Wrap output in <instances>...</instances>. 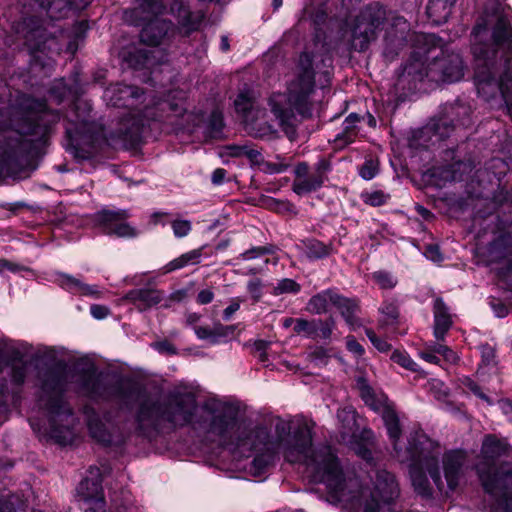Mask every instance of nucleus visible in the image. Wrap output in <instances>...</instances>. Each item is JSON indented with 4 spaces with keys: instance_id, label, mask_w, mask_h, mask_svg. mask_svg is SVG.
Wrapping results in <instances>:
<instances>
[{
    "instance_id": "f03ea898",
    "label": "nucleus",
    "mask_w": 512,
    "mask_h": 512,
    "mask_svg": "<svg viewBox=\"0 0 512 512\" xmlns=\"http://www.w3.org/2000/svg\"><path fill=\"white\" fill-rule=\"evenodd\" d=\"M82 391L93 400L111 401L123 408L139 402L137 429L145 437H153L166 425L189 424L197 410L196 397L190 392L170 394L163 402L147 395L145 389L130 378L110 380L95 372H87L80 383Z\"/></svg>"
},
{
    "instance_id": "e433bc0d",
    "label": "nucleus",
    "mask_w": 512,
    "mask_h": 512,
    "mask_svg": "<svg viewBox=\"0 0 512 512\" xmlns=\"http://www.w3.org/2000/svg\"><path fill=\"white\" fill-rule=\"evenodd\" d=\"M511 239L509 236H502L493 241L489 246V254L492 259L498 260L506 258L512 253V248L508 247Z\"/></svg>"
},
{
    "instance_id": "8fccbe9b",
    "label": "nucleus",
    "mask_w": 512,
    "mask_h": 512,
    "mask_svg": "<svg viewBox=\"0 0 512 512\" xmlns=\"http://www.w3.org/2000/svg\"><path fill=\"white\" fill-rule=\"evenodd\" d=\"M316 338L329 339L335 328V320L330 317L326 320L320 319V323L316 324Z\"/></svg>"
},
{
    "instance_id": "5fc2aeb1",
    "label": "nucleus",
    "mask_w": 512,
    "mask_h": 512,
    "mask_svg": "<svg viewBox=\"0 0 512 512\" xmlns=\"http://www.w3.org/2000/svg\"><path fill=\"white\" fill-rule=\"evenodd\" d=\"M262 166H263V171L265 173L278 174V173L285 172L288 169L289 164L284 163V162L264 161L262 163Z\"/></svg>"
},
{
    "instance_id": "c03bdc74",
    "label": "nucleus",
    "mask_w": 512,
    "mask_h": 512,
    "mask_svg": "<svg viewBox=\"0 0 512 512\" xmlns=\"http://www.w3.org/2000/svg\"><path fill=\"white\" fill-rule=\"evenodd\" d=\"M276 247L274 245H265L259 247H252L239 255V258L245 261H249L267 254H274Z\"/></svg>"
},
{
    "instance_id": "3c124183",
    "label": "nucleus",
    "mask_w": 512,
    "mask_h": 512,
    "mask_svg": "<svg viewBox=\"0 0 512 512\" xmlns=\"http://www.w3.org/2000/svg\"><path fill=\"white\" fill-rule=\"evenodd\" d=\"M460 380V383L468 388L474 395H476L477 397H479L480 399L484 400L485 402H487L489 405H492L493 402L492 400L485 394L481 391L479 385L473 380L471 379L470 377L468 376H463L462 378L459 379Z\"/></svg>"
},
{
    "instance_id": "09e8293b",
    "label": "nucleus",
    "mask_w": 512,
    "mask_h": 512,
    "mask_svg": "<svg viewBox=\"0 0 512 512\" xmlns=\"http://www.w3.org/2000/svg\"><path fill=\"white\" fill-rule=\"evenodd\" d=\"M69 91L70 89L64 79H57L50 87L49 94L51 97L55 98L57 103H60L68 95Z\"/></svg>"
},
{
    "instance_id": "603ef678",
    "label": "nucleus",
    "mask_w": 512,
    "mask_h": 512,
    "mask_svg": "<svg viewBox=\"0 0 512 512\" xmlns=\"http://www.w3.org/2000/svg\"><path fill=\"white\" fill-rule=\"evenodd\" d=\"M173 234L177 238L187 236L192 230V224L189 220H174L171 222Z\"/></svg>"
},
{
    "instance_id": "c85d7f7f",
    "label": "nucleus",
    "mask_w": 512,
    "mask_h": 512,
    "mask_svg": "<svg viewBox=\"0 0 512 512\" xmlns=\"http://www.w3.org/2000/svg\"><path fill=\"white\" fill-rule=\"evenodd\" d=\"M304 253L310 260H319L330 256L333 253V245L325 244L317 239L302 241Z\"/></svg>"
},
{
    "instance_id": "a878e982",
    "label": "nucleus",
    "mask_w": 512,
    "mask_h": 512,
    "mask_svg": "<svg viewBox=\"0 0 512 512\" xmlns=\"http://www.w3.org/2000/svg\"><path fill=\"white\" fill-rule=\"evenodd\" d=\"M394 25L400 27L401 35L396 40L392 39L390 35L385 39L386 46L384 49V56L389 60H393L398 54V49H401L404 46V42L406 41L404 33L408 29L406 20L400 16L394 18Z\"/></svg>"
},
{
    "instance_id": "9b49d317",
    "label": "nucleus",
    "mask_w": 512,
    "mask_h": 512,
    "mask_svg": "<svg viewBox=\"0 0 512 512\" xmlns=\"http://www.w3.org/2000/svg\"><path fill=\"white\" fill-rule=\"evenodd\" d=\"M486 493L505 512H512V461L479 463L476 467Z\"/></svg>"
},
{
    "instance_id": "6e6552de",
    "label": "nucleus",
    "mask_w": 512,
    "mask_h": 512,
    "mask_svg": "<svg viewBox=\"0 0 512 512\" xmlns=\"http://www.w3.org/2000/svg\"><path fill=\"white\" fill-rule=\"evenodd\" d=\"M299 67L297 78L288 86V94L274 93L268 100L271 112L286 133L293 130L294 111L305 118L312 115L311 95L315 91V80L309 53L300 55Z\"/></svg>"
},
{
    "instance_id": "c9c22d12",
    "label": "nucleus",
    "mask_w": 512,
    "mask_h": 512,
    "mask_svg": "<svg viewBox=\"0 0 512 512\" xmlns=\"http://www.w3.org/2000/svg\"><path fill=\"white\" fill-rule=\"evenodd\" d=\"M18 33H21L27 42L36 39L41 34L40 20L37 17L24 18Z\"/></svg>"
},
{
    "instance_id": "aec40b11",
    "label": "nucleus",
    "mask_w": 512,
    "mask_h": 512,
    "mask_svg": "<svg viewBox=\"0 0 512 512\" xmlns=\"http://www.w3.org/2000/svg\"><path fill=\"white\" fill-rule=\"evenodd\" d=\"M56 281L59 286L69 292L78 293L83 296H91L94 298L100 297V291L96 285L83 283L80 279H77L72 275L66 273H58V278Z\"/></svg>"
},
{
    "instance_id": "a19ab883",
    "label": "nucleus",
    "mask_w": 512,
    "mask_h": 512,
    "mask_svg": "<svg viewBox=\"0 0 512 512\" xmlns=\"http://www.w3.org/2000/svg\"><path fill=\"white\" fill-rule=\"evenodd\" d=\"M320 323V319L308 321L303 318L295 319L294 331L297 334H303L307 338L316 339V324Z\"/></svg>"
},
{
    "instance_id": "58836bf2",
    "label": "nucleus",
    "mask_w": 512,
    "mask_h": 512,
    "mask_svg": "<svg viewBox=\"0 0 512 512\" xmlns=\"http://www.w3.org/2000/svg\"><path fill=\"white\" fill-rule=\"evenodd\" d=\"M224 149H225L226 154L231 157L246 156L251 161H255L258 159V157L261 156V153L257 149L252 148L248 144H244V145L231 144V145L225 146Z\"/></svg>"
},
{
    "instance_id": "052dcab7",
    "label": "nucleus",
    "mask_w": 512,
    "mask_h": 512,
    "mask_svg": "<svg viewBox=\"0 0 512 512\" xmlns=\"http://www.w3.org/2000/svg\"><path fill=\"white\" fill-rule=\"evenodd\" d=\"M424 255L427 259L433 262H440L443 259L439 246L435 244L428 245L425 248Z\"/></svg>"
},
{
    "instance_id": "de8ad7c7",
    "label": "nucleus",
    "mask_w": 512,
    "mask_h": 512,
    "mask_svg": "<svg viewBox=\"0 0 512 512\" xmlns=\"http://www.w3.org/2000/svg\"><path fill=\"white\" fill-rule=\"evenodd\" d=\"M390 196L385 194L383 191L377 190L372 192H366L362 194L363 201L373 207L381 206L385 204Z\"/></svg>"
},
{
    "instance_id": "4be33fe9",
    "label": "nucleus",
    "mask_w": 512,
    "mask_h": 512,
    "mask_svg": "<svg viewBox=\"0 0 512 512\" xmlns=\"http://www.w3.org/2000/svg\"><path fill=\"white\" fill-rule=\"evenodd\" d=\"M456 0H430L426 13L432 23L440 25L445 23L451 15Z\"/></svg>"
},
{
    "instance_id": "20e7f679",
    "label": "nucleus",
    "mask_w": 512,
    "mask_h": 512,
    "mask_svg": "<svg viewBox=\"0 0 512 512\" xmlns=\"http://www.w3.org/2000/svg\"><path fill=\"white\" fill-rule=\"evenodd\" d=\"M60 120L57 111L49 109L45 99L22 94L8 107L7 115L0 114V131H7L2 141L0 182L8 178L21 179L24 171L18 159L37 155L48 144Z\"/></svg>"
},
{
    "instance_id": "79ce46f5",
    "label": "nucleus",
    "mask_w": 512,
    "mask_h": 512,
    "mask_svg": "<svg viewBox=\"0 0 512 512\" xmlns=\"http://www.w3.org/2000/svg\"><path fill=\"white\" fill-rule=\"evenodd\" d=\"M301 290L300 284L290 278H284L278 281L277 285L273 288V295L279 296L281 294H296Z\"/></svg>"
},
{
    "instance_id": "f8f14e48",
    "label": "nucleus",
    "mask_w": 512,
    "mask_h": 512,
    "mask_svg": "<svg viewBox=\"0 0 512 512\" xmlns=\"http://www.w3.org/2000/svg\"><path fill=\"white\" fill-rule=\"evenodd\" d=\"M164 10L162 0H142L137 7L125 11V17L135 25L146 23L140 33L141 41L150 46H157L173 27L171 21L156 18Z\"/></svg>"
},
{
    "instance_id": "72a5a7b5",
    "label": "nucleus",
    "mask_w": 512,
    "mask_h": 512,
    "mask_svg": "<svg viewBox=\"0 0 512 512\" xmlns=\"http://www.w3.org/2000/svg\"><path fill=\"white\" fill-rule=\"evenodd\" d=\"M235 109L242 114L244 121L251 118L254 110V97L251 91H241L234 101Z\"/></svg>"
},
{
    "instance_id": "393cba45",
    "label": "nucleus",
    "mask_w": 512,
    "mask_h": 512,
    "mask_svg": "<svg viewBox=\"0 0 512 512\" xmlns=\"http://www.w3.org/2000/svg\"><path fill=\"white\" fill-rule=\"evenodd\" d=\"M77 495L85 503L95 504L96 499L103 498L101 482L97 479H83L77 487Z\"/></svg>"
},
{
    "instance_id": "49530a36",
    "label": "nucleus",
    "mask_w": 512,
    "mask_h": 512,
    "mask_svg": "<svg viewBox=\"0 0 512 512\" xmlns=\"http://www.w3.org/2000/svg\"><path fill=\"white\" fill-rule=\"evenodd\" d=\"M208 127L212 137L216 138L220 136L224 127L223 115L220 111L214 110L211 113L208 121Z\"/></svg>"
},
{
    "instance_id": "0e129e2a",
    "label": "nucleus",
    "mask_w": 512,
    "mask_h": 512,
    "mask_svg": "<svg viewBox=\"0 0 512 512\" xmlns=\"http://www.w3.org/2000/svg\"><path fill=\"white\" fill-rule=\"evenodd\" d=\"M194 332L199 339H211L213 343H216L217 340L214 337V330L208 327L195 326Z\"/></svg>"
},
{
    "instance_id": "2f4dec72",
    "label": "nucleus",
    "mask_w": 512,
    "mask_h": 512,
    "mask_svg": "<svg viewBox=\"0 0 512 512\" xmlns=\"http://www.w3.org/2000/svg\"><path fill=\"white\" fill-rule=\"evenodd\" d=\"M40 7L47 11L50 18L60 19L65 17L71 8L70 0H41Z\"/></svg>"
},
{
    "instance_id": "37998d69",
    "label": "nucleus",
    "mask_w": 512,
    "mask_h": 512,
    "mask_svg": "<svg viewBox=\"0 0 512 512\" xmlns=\"http://www.w3.org/2000/svg\"><path fill=\"white\" fill-rule=\"evenodd\" d=\"M372 278L381 289H392L398 283L397 278L392 273L383 270L374 272Z\"/></svg>"
},
{
    "instance_id": "f257e3e1",
    "label": "nucleus",
    "mask_w": 512,
    "mask_h": 512,
    "mask_svg": "<svg viewBox=\"0 0 512 512\" xmlns=\"http://www.w3.org/2000/svg\"><path fill=\"white\" fill-rule=\"evenodd\" d=\"M202 409L207 415V433L224 446H232L239 454H254L251 472L263 474L282 452L286 461L306 465L312 479L324 483L329 501L342 503L353 512H397L395 500L400 495L395 476L387 470H377L371 477L373 489L362 487L355 473L344 468L331 447H312V427L303 422L292 429L289 422L278 420L275 439L264 426L246 424L239 419V407L218 398H209Z\"/></svg>"
},
{
    "instance_id": "13d9d810",
    "label": "nucleus",
    "mask_w": 512,
    "mask_h": 512,
    "mask_svg": "<svg viewBox=\"0 0 512 512\" xmlns=\"http://www.w3.org/2000/svg\"><path fill=\"white\" fill-rule=\"evenodd\" d=\"M247 290L251 294L254 301H259L262 296V282L260 279H253L248 282Z\"/></svg>"
},
{
    "instance_id": "4c0bfd02",
    "label": "nucleus",
    "mask_w": 512,
    "mask_h": 512,
    "mask_svg": "<svg viewBox=\"0 0 512 512\" xmlns=\"http://www.w3.org/2000/svg\"><path fill=\"white\" fill-rule=\"evenodd\" d=\"M10 367V380L13 385L18 387L22 386L28 376L30 364L29 362L22 361L9 364Z\"/></svg>"
},
{
    "instance_id": "423d86ee",
    "label": "nucleus",
    "mask_w": 512,
    "mask_h": 512,
    "mask_svg": "<svg viewBox=\"0 0 512 512\" xmlns=\"http://www.w3.org/2000/svg\"><path fill=\"white\" fill-rule=\"evenodd\" d=\"M142 95L143 92L138 87L119 83L110 85L104 90L103 98L108 105L129 109V112L121 119L120 127L117 130V136L125 141H137L148 120L178 125L177 119L187 111L186 93L182 90L169 91L166 99L157 102L155 107H146L140 113V111L134 110V106Z\"/></svg>"
},
{
    "instance_id": "f704fd0d",
    "label": "nucleus",
    "mask_w": 512,
    "mask_h": 512,
    "mask_svg": "<svg viewBox=\"0 0 512 512\" xmlns=\"http://www.w3.org/2000/svg\"><path fill=\"white\" fill-rule=\"evenodd\" d=\"M361 120L360 115L357 113H350L343 122V131L337 135L336 140L343 141L344 144H348L354 141L356 136L357 123Z\"/></svg>"
},
{
    "instance_id": "2eb2a0df",
    "label": "nucleus",
    "mask_w": 512,
    "mask_h": 512,
    "mask_svg": "<svg viewBox=\"0 0 512 512\" xmlns=\"http://www.w3.org/2000/svg\"><path fill=\"white\" fill-rule=\"evenodd\" d=\"M423 440H418L415 446L410 444L405 458L402 461H410V478L414 491L425 499L433 497V490L426 476L427 470L423 458L427 455V447L422 444Z\"/></svg>"
},
{
    "instance_id": "7c9ffc66",
    "label": "nucleus",
    "mask_w": 512,
    "mask_h": 512,
    "mask_svg": "<svg viewBox=\"0 0 512 512\" xmlns=\"http://www.w3.org/2000/svg\"><path fill=\"white\" fill-rule=\"evenodd\" d=\"M202 250L203 248L194 249L175 258L163 267V273H170L187 265L198 264L202 256Z\"/></svg>"
},
{
    "instance_id": "7ed1b4c3",
    "label": "nucleus",
    "mask_w": 512,
    "mask_h": 512,
    "mask_svg": "<svg viewBox=\"0 0 512 512\" xmlns=\"http://www.w3.org/2000/svg\"><path fill=\"white\" fill-rule=\"evenodd\" d=\"M470 46L479 96L486 101L500 96L512 117V27L503 11H484L473 27Z\"/></svg>"
},
{
    "instance_id": "cd10ccee",
    "label": "nucleus",
    "mask_w": 512,
    "mask_h": 512,
    "mask_svg": "<svg viewBox=\"0 0 512 512\" xmlns=\"http://www.w3.org/2000/svg\"><path fill=\"white\" fill-rule=\"evenodd\" d=\"M382 419L387 429L388 435L393 442L394 449L397 451V442L401 436L399 417L392 407L384 406L382 409Z\"/></svg>"
},
{
    "instance_id": "4468645a",
    "label": "nucleus",
    "mask_w": 512,
    "mask_h": 512,
    "mask_svg": "<svg viewBox=\"0 0 512 512\" xmlns=\"http://www.w3.org/2000/svg\"><path fill=\"white\" fill-rule=\"evenodd\" d=\"M471 107L463 102L456 101L444 107L443 114L431 125L426 128L427 132H432L438 140H443L450 136L451 132L457 126H468L471 124Z\"/></svg>"
},
{
    "instance_id": "338daca9",
    "label": "nucleus",
    "mask_w": 512,
    "mask_h": 512,
    "mask_svg": "<svg viewBox=\"0 0 512 512\" xmlns=\"http://www.w3.org/2000/svg\"><path fill=\"white\" fill-rule=\"evenodd\" d=\"M380 311L391 320H396L399 314L396 305L393 303H384L380 308Z\"/></svg>"
},
{
    "instance_id": "5701e85b",
    "label": "nucleus",
    "mask_w": 512,
    "mask_h": 512,
    "mask_svg": "<svg viewBox=\"0 0 512 512\" xmlns=\"http://www.w3.org/2000/svg\"><path fill=\"white\" fill-rule=\"evenodd\" d=\"M245 128L247 132L254 138L262 140H273L278 137V132L273 125L269 124L266 120L250 118L245 120Z\"/></svg>"
},
{
    "instance_id": "e2e57ef3",
    "label": "nucleus",
    "mask_w": 512,
    "mask_h": 512,
    "mask_svg": "<svg viewBox=\"0 0 512 512\" xmlns=\"http://www.w3.org/2000/svg\"><path fill=\"white\" fill-rule=\"evenodd\" d=\"M213 330H214V337L217 340V338H219V337H227V336L233 334L235 331V326H233V325L224 326L220 323H217L214 325Z\"/></svg>"
},
{
    "instance_id": "69168bd1",
    "label": "nucleus",
    "mask_w": 512,
    "mask_h": 512,
    "mask_svg": "<svg viewBox=\"0 0 512 512\" xmlns=\"http://www.w3.org/2000/svg\"><path fill=\"white\" fill-rule=\"evenodd\" d=\"M109 308L104 305L93 304L90 307L91 315L98 320L104 319L109 315Z\"/></svg>"
},
{
    "instance_id": "9d476101",
    "label": "nucleus",
    "mask_w": 512,
    "mask_h": 512,
    "mask_svg": "<svg viewBox=\"0 0 512 512\" xmlns=\"http://www.w3.org/2000/svg\"><path fill=\"white\" fill-rule=\"evenodd\" d=\"M427 447V455L423 458L426 470L430 475L438 492L442 496H449L454 492L465 479L466 473L470 469V462L465 451L455 449L447 451L442 456V470L444 480L441 476L438 465V452H433L434 443L423 438V443Z\"/></svg>"
},
{
    "instance_id": "6ab92c4d",
    "label": "nucleus",
    "mask_w": 512,
    "mask_h": 512,
    "mask_svg": "<svg viewBox=\"0 0 512 512\" xmlns=\"http://www.w3.org/2000/svg\"><path fill=\"white\" fill-rule=\"evenodd\" d=\"M434 326L433 333L437 341H443L445 335L452 327V315L449 312L448 306L444 303L443 299L437 297L433 304Z\"/></svg>"
},
{
    "instance_id": "39448f33",
    "label": "nucleus",
    "mask_w": 512,
    "mask_h": 512,
    "mask_svg": "<svg viewBox=\"0 0 512 512\" xmlns=\"http://www.w3.org/2000/svg\"><path fill=\"white\" fill-rule=\"evenodd\" d=\"M411 40L416 47L389 92L396 106L414 93L419 83H454L464 77L466 69L460 53L442 50L435 34H413Z\"/></svg>"
},
{
    "instance_id": "0eeeda50",
    "label": "nucleus",
    "mask_w": 512,
    "mask_h": 512,
    "mask_svg": "<svg viewBox=\"0 0 512 512\" xmlns=\"http://www.w3.org/2000/svg\"><path fill=\"white\" fill-rule=\"evenodd\" d=\"M67 384L68 372L64 364L58 363L37 372L39 401L49 418V427L45 428L43 435L59 445L72 443L75 436L73 428L76 419L62 397Z\"/></svg>"
},
{
    "instance_id": "6e6d98bb",
    "label": "nucleus",
    "mask_w": 512,
    "mask_h": 512,
    "mask_svg": "<svg viewBox=\"0 0 512 512\" xmlns=\"http://www.w3.org/2000/svg\"><path fill=\"white\" fill-rule=\"evenodd\" d=\"M360 176L365 180L373 179L377 173V165L373 161H366L360 169Z\"/></svg>"
},
{
    "instance_id": "a18cd8bd",
    "label": "nucleus",
    "mask_w": 512,
    "mask_h": 512,
    "mask_svg": "<svg viewBox=\"0 0 512 512\" xmlns=\"http://www.w3.org/2000/svg\"><path fill=\"white\" fill-rule=\"evenodd\" d=\"M391 360L407 370L418 371L417 363L406 352L395 350L391 355Z\"/></svg>"
},
{
    "instance_id": "473e14b6",
    "label": "nucleus",
    "mask_w": 512,
    "mask_h": 512,
    "mask_svg": "<svg viewBox=\"0 0 512 512\" xmlns=\"http://www.w3.org/2000/svg\"><path fill=\"white\" fill-rule=\"evenodd\" d=\"M204 17V13L190 12L186 8L181 9L178 15L180 25L186 29L187 33L197 30Z\"/></svg>"
},
{
    "instance_id": "f3484780",
    "label": "nucleus",
    "mask_w": 512,
    "mask_h": 512,
    "mask_svg": "<svg viewBox=\"0 0 512 512\" xmlns=\"http://www.w3.org/2000/svg\"><path fill=\"white\" fill-rule=\"evenodd\" d=\"M294 173L296 178L293 182L292 189L297 195H305L314 192L320 189L325 182V180L314 173V171L309 174V165L306 162L297 164Z\"/></svg>"
},
{
    "instance_id": "ddd939ff",
    "label": "nucleus",
    "mask_w": 512,
    "mask_h": 512,
    "mask_svg": "<svg viewBox=\"0 0 512 512\" xmlns=\"http://www.w3.org/2000/svg\"><path fill=\"white\" fill-rule=\"evenodd\" d=\"M386 19V9L379 2L363 7L349 25L351 48L358 52L367 50L377 39Z\"/></svg>"
},
{
    "instance_id": "b1692460",
    "label": "nucleus",
    "mask_w": 512,
    "mask_h": 512,
    "mask_svg": "<svg viewBox=\"0 0 512 512\" xmlns=\"http://www.w3.org/2000/svg\"><path fill=\"white\" fill-rule=\"evenodd\" d=\"M337 298L338 299L335 300L333 307L340 311L342 317L352 329L360 327L361 323L356 316V312L358 311V303L356 300L347 298L338 292Z\"/></svg>"
},
{
    "instance_id": "864d4df0",
    "label": "nucleus",
    "mask_w": 512,
    "mask_h": 512,
    "mask_svg": "<svg viewBox=\"0 0 512 512\" xmlns=\"http://www.w3.org/2000/svg\"><path fill=\"white\" fill-rule=\"evenodd\" d=\"M129 65L138 68L141 66H145L147 63V54L145 50H137L134 53H129L128 58L126 59Z\"/></svg>"
},
{
    "instance_id": "774afa93",
    "label": "nucleus",
    "mask_w": 512,
    "mask_h": 512,
    "mask_svg": "<svg viewBox=\"0 0 512 512\" xmlns=\"http://www.w3.org/2000/svg\"><path fill=\"white\" fill-rule=\"evenodd\" d=\"M491 307H492L495 315L499 318H503L508 315V312H509L508 307L504 303H502L498 300H495V299L492 300Z\"/></svg>"
},
{
    "instance_id": "ea45409f",
    "label": "nucleus",
    "mask_w": 512,
    "mask_h": 512,
    "mask_svg": "<svg viewBox=\"0 0 512 512\" xmlns=\"http://www.w3.org/2000/svg\"><path fill=\"white\" fill-rule=\"evenodd\" d=\"M360 397L373 410H379L381 403L377 400L373 389L368 385L364 378H359L357 381Z\"/></svg>"
},
{
    "instance_id": "bf43d9fd",
    "label": "nucleus",
    "mask_w": 512,
    "mask_h": 512,
    "mask_svg": "<svg viewBox=\"0 0 512 512\" xmlns=\"http://www.w3.org/2000/svg\"><path fill=\"white\" fill-rule=\"evenodd\" d=\"M346 347L349 352L353 353L357 357L364 354L363 346L353 336H348L346 338Z\"/></svg>"
},
{
    "instance_id": "dca6fc26",
    "label": "nucleus",
    "mask_w": 512,
    "mask_h": 512,
    "mask_svg": "<svg viewBox=\"0 0 512 512\" xmlns=\"http://www.w3.org/2000/svg\"><path fill=\"white\" fill-rule=\"evenodd\" d=\"M128 217L125 210H103L97 214V222L103 233L117 237H134L136 230L124 220Z\"/></svg>"
},
{
    "instance_id": "1a4fd4ad",
    "label": "nucleus",
    "mask_w": 512,
    "mask_h": 512,
    "mask_svg": "<svg viewBox=\"0 0 512 512\" xmlns=\"http://www.w3.org/2000/svg\"><path fill=\"white\" fill-rule=\"evenodd\" d=\"M90 113V105L78 100L66 115L64 147L75 158L81 160L92 156L95 143L104 134L103 126L95 122Z\"/></svg>"
},
{
    "instance_id": "412c9836",
    "label": "nucleus",
    "mask_w": 512,
    "mask_h": 512,
    "mask_svg": "<svg viewBox=\"0 0 512 512\" xmlns=\"http://www.w3.org/2000/svg\"><path fill=\"white\" fill-rule=\"evenodd\" d=\"M337 298L335 289H326L312 296L307 303V310L316 315L324 314L329 311V307L334 305Z\"/></svg>"
},
{
    "instance_id": "bb28decb",
    "label": "nucleus",
    "mask_w": 512,
    "mask_h": 512,
    "mask_svg": "<svg viewBox=\"0 0 512 512\" xmlns=\"http://www.w3.org/2000/svg\"><path fill=\"white\" fill-rule=\"evenodd\" d=\"M508 451V444L494 435H486L481 448V453L486 459L495 460Z\"/></svg>"
},
{
    "instance_id": "680f3d73",
    "label": "nucleus",
    "mask_w": 512,
    "mask_h": 512,
    "mask_svg": "<svg viewBox=\"0 0 512 512\" xmlns=\"http://www.w3.org/2000/svg\"><path fill=\"white\" fill-rule=\"evenodd\" d=\"M310 357H311V361L316 366L327 365L328 358H329L327 355V352L324 349H318V350L314 351L313 353H311Z\"/></svg>"
},
{
    "instance_id": "4d7b16f0",
    "label": "nucleus",
    "mask_w": 512,
    "mask_h": 512,
    "mask_svg": "<svg viewBox=\"0 0 512 512\" xmlns=\"http://www.w3.org/2000/svg\"><path fill=\"white\" fill-rule=\"evenodd\" d=\"M331 171V163L326 158H321L314 167V173L321 176L323 180H327V174Z\"/></svg>"
},
{
    "instance_id": "a211bd4d",
    "label": "nucleus",
    "mask_w": 512,
    "mask_h": 512,
    "mask_svg": "<svg viewBox=\"0 0 512 512\" xmlns=\"http://www.w3.org/2000/svg\"><path fill=\"white\" fill-rule=\"evenodd\" d=\"M164 298V293L155 288H138L128 291L123 300L133 304L140 312L158 305Z\"/></svg>"
},
{
    "instance_id": "c756f323",
    "label": "nucleus",
    "mask_w": 512,
    "mask_h": 512,
    "mask_svg": "<svg viewBox=\"0 0 512 512\" xmlns=\"http://www.w3.org/2000/svg\"><path fill=\"white\" fill-rule=\"evenodd\" d=\"M87 425L92 438L103 444L111 443V435L99 416L92 411L87 415Z\"/></svg>"
}]
</instances>
